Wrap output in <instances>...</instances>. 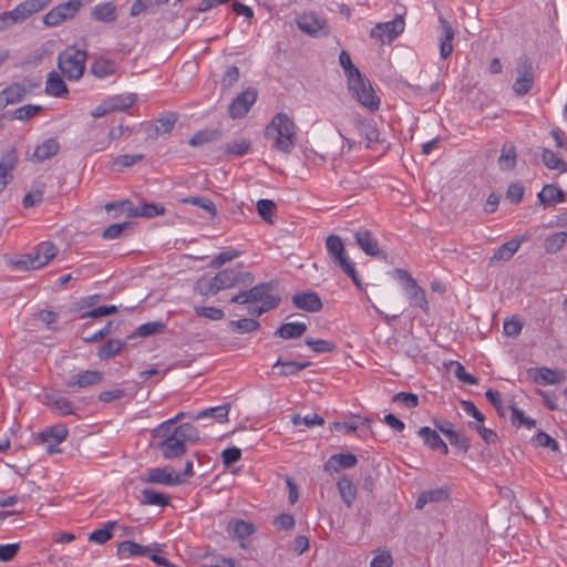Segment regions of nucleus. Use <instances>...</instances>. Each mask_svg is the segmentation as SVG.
Listing matches in <instances>:
<instances>
[{"mask_svg":"<svg viewBox=\"0 0 567 567\" xmlns=\"http://www.w3.org/2000/svg\"><path fill=\"white\" fill-rule=\"evenodd\" d=\"M276 302V307L280 303V297L275 295V285L272 282H262L254 286L248 290L240 291L231 298V302L238 305L264 303L266 301Z\"/></svg>","mask_w":567,"mask_h":567,"instance_id":"obj_9","label":"nucleus"},{"mask_svg":"<svg viewBox=\"0 0 567 567\" xmlns=\"http://www.w3.org/2000/svg\"><path fill=\"white\" fill-rule=\"evenodd\" d=\"M441 38H440V55L442 59L449 58L453 52L452 41L454 39V30L450 22L440 17Z\"/></svg>","mask_w":567,"mask_h":567,"instance_id":"obj_25","label":"nucleus"},{"mask_svg":"<svg viewBox=\"0 0 567 567\" xmlns=\"http://www.w3.org/2000/svg\"><path fill=\"white\" fill-rule=\"evenodd\" d=\"M92 73L102 79L115 72V64L109 60H96L91 68Z\"/></svg>","mask_w":567,"mask_h":567,"instance_id":"obj_53","label":"nucleus"},{"mask_svg":"<svg viewBox=\"0 0 567 567\" xmlns=\"http://www.w3.org/2000/svg\"><path fill=\"white\" fill-rule=\"evenodd\" d=\"M348 89L352 96L370 112L380 107V99L375 94L370 81L362 74L348 82Z\"/></svg>","mask_w":567,"mask_h":567,"instance_id":"obj_8","label":"nucleus"},{"mask_svg":"<svg viewBox=\"0 0 567 567\" xmlns=\"http://www.w3.org/2000/svg\"><path fill=\"white\" fill-rule=\"evenodd\" d=\"M142 503L145 504V505H154V506H159V507H164V506H167L169 504V498L153 489V488H144L142 491Z\"/></svg>","mask_w":567,"mask_h":567,"instance_id":"obj_46","label":"nucleus"},{"mask_svg":"<svg viewBox=\"0 0 567 567\" xmlns=\"http://www.w3.org/2000/svg\"><path fill=\"white\" fill-rule=\"evenodd\" d=\"M173 421H165L153 430L152 436L157 440L156 447L166 460L183 456L186 453V442L199 440L198 430L190 423H183L169 430Z\"/></svg>","mask_w":567,"mask_h":567,"instance_id":"obj_1","label":"nucleus"},{"mask_svg":"<svg viewBox=\"0 0 567 567\" xmlns=\"http://www.w3.org/2000/svg\"><path fill=\"white\" fill-rule=\"evenodd\" d=\"M326 248L332 261L351 278L353 284L362 289V282L355 269L354 262L346 251L344 244L338 235H330L326 239Z\"/></svg>","mask_w":567,"mask_h":567,"instance_id":"obj_4","label":"nucleus"},{"mask_svg":"<svg viewBox=\"0 0 567 567\" xmlns=\"http://www.w3.org/2000/svg\"><path fill=\"white\" fill-rule=\"evenodd\" d=\"M542 159L545 166L549 169H555L560 173L567 172V164L554 151L544 148Z\"/></svg>","mask_w":567,"mask_h":567,"instance_id":"obj_43","label":"nucleus"},{"mask_svg":"<svg viewBox=\"0 0 567 567\" xmlns=\"http://www.w3.org/2000/svg\"><path fill=\"white\" fill-rule=\"evenodd\" d=\"M41 82L33 79H23L19 82H13L0 91V112L8 105H13L22 102L27 95L31 94L34 90L40 87Z\"/></svg>","mask_w":567,"mask_h":567,"instance_id":"obj_7","label":"nucleus"},{"mask_svg":"<svg viewBox=\"0 0 567 567\" xmlns=\"http://www.w3.org/2000/svg\"><path fill=\"white\" fill-rule=\"evenodd\" d=\"M306 330L307 326L303 322H287L281 324L275 334L282 339H295L301 337Z\"/></svg>","mask_w":567,"mask_h":567,"instance_id":"obj_39","label":"nucleus"},{"mask_svg":"<svg viewBox=\"0 0 567 567\" xmlns=\"http://www.w3.org/2000/svg\"><path fill=\"white\" fill-rule=\"evenodd\" d=\"M417 434L429 449L440 451L443 455L449 454L446 443L441 439L440 434L430 426H422Z\"/></svg>","mask_w":567,"mask_h":567,"instance_id":"obj_22","label":"nucleus"},{"mask_svg":"<svg viewBox=\"0 0 567 567\" xmlns=\"http://www.w3.org/2000/svg\"><path fill=\"white\" fill-rule=\"evenodd\" d=\"M449 487H437L422 492L415 503L416 509H422L427 503H440L446 501L450 497Z\"/></svg>","mask_w":567,"mask_h":567,"instance_id":"obj_28","label":"nucleus"},{"mask_svg":"<svg viewBox=\"0 0 567 567\" xmlns=\"http://www.w3.org/2000/svg\"><path fill=\"white\" fill-rule=\"evenodd\" d=\"M509 410L512 412L511 415V422L516 427H526V429H533L536 426V421L529 416H526L525 413L519 410L518 408L512 405L509 406Z\"/></svg>","mask_w":567,"mask_h":567,"instance_id":"obj_50","label":"nucleus"},{"mask_svg":"<svg viewBox=\"0 0 567 567\" xmlns=\"http://www.w3.org/2000/svg\"><path fill=\"white\" fill-rule=\"evenodd\" d=\"M103 381V372L99 370H83L65 380L64 385L74 392L76 389H86L100 384Z\"/></svg>","mask_w":567,"mask_h":567,"instance_id":"obj_17","label":"nucleus"},{"mask_svg":"<svg viewBox=\"0 0 567 567\" xmlns=\"http://www.w3.org/2000/svg\"><path fill=\"white\" fill-rule=\"evenodd\" d=\"M485 396L488 400V402L495 408L499 416H505L506 409L502 401V395L498 391L488 389L485 392Z\"/></svg>","mask_w":567,"mask_h":567,"instance_id":"obj_64","label":"nucleus"},{"mask_svg":"<svg viewBox=\"0 0 567 567\" xmlns=\"http://www.w3.org/2000/svg\"><path fill=\"white\" fill-rule=\"evenodd\" d=\"M230 329L238 333H249L260 328L259 322L255 318H243L229 322Z\"/></svg>","mask_w":567,"mask_h":567,"instance_id":"obj_48","label":"nucleus"},{"mask_svg":"<svg viewBox=\"0 0 567 567\" xmlns=\"http://www.w3.org/2000/svg\"><path fill=\"white\" fill-rule=\"evenodd\" d=\"M141 480L145 483H156L165 486H176L185 482L182 474H176L161 467L150 468L142 475Z\"/></svg>","mask_w":567,"mask_h":567,"instance_id":"obj_18","label":"nucleus"},{"mask_svg":"<svg viewBox=\"0 0 567 567\" xmlns=\"http://www.w3.org/2000/svg\"><path fill=\"white\" fill-rule=\"evenodd\" d=\"M252 281L251 272H240L234 268H228L212 278L198 280L197 286L203 295H216L218 291L233 288L238 284H251Z\"/></svg>","mask_w":567,"mask_h":567,"instance_id":"obj_3","label":"nucleus"},{"mask_svg":"<svg viewBox=\"0 0 567 567\" xmlns=\"http://www.w3.org/2000/svg\"><path fill=\"white\" fill-rule=\"evenodd\" d=\"M292 303L296 308L308 312H318L323 307L319 295L313 291H305L293 295Z\"/></svg>","mask_w":567,"mask_h":567,"instance_id":"obj_20","label":"nucleus"},{"mask_svg":"<svg viewBox=\"0 0 567 567\" xmlns=\"http://www.w3.org/2000/svg\"><path fill=\"white\" fill-rule=\"evenodd\" d=\"M265 136L272 141L274 148L290 154L296 145L297 127L286 113H278L266 126Z\"/></svg>","mask_w":567,"mask_h":567,"instance_id":"obj_2","label":"nucleus"},{"mask_svg":"<svg viewBox=\"0 0 567 567\" xmlns=\"http://www.w3.org/2000/svg\"><path fill=\"white\" fill-rule=\"evenodd\" d=\"M52 0H24L13 10L0 14V30L23 22L32 14L43 10Z\"/></svg>","mask_w":567,"mask_h":567,"instance_id":"obj_5","label":"nucleus"},{"mask_svg":"<svg viewBox=\"0 0 567 567\" xmlns=\"http://www.w3.org/2000/svg\"><path fill=\"white\" fill-rule=\"evenodd\" d=\"M354 239L358 246L371 257H377L382 254L379 248V243L373 234L368 229H359L354 234Z\"/></svg>","mask_w":567,"mask_h":567,"instance_id":"obj_21","label":"nucleus"},{"mask_svg":"<svg viewBox=\"0 0 567 567\" xmlns=\"http://www.w3.org/2000/svg\"><path fill=\"white\" fill-rule=\"evenodd\" d=\"M256 208H257V212L259 214V216L267 220V221H271V216L272 214L275 213L276 210V205L272 200L270 199H259L256 204Z\"/></svg>","mask_w":567,"mask_h":567,"instance_id":"obj_61","label":"nucleus"},{"mask_svg":"<svg viewBox=\"0 0 567 567\" xmlns=\"http://www.w3.org/2000/svg\"><path fill=\"white\" fill-rule=\"evenodd\" d=\"M165 328H166V326L162 321H150V322L141 324L136 329L134 336H138V337L155 336V334L164 332Z\"/></svg>","mask_w":567,"mask_h":567,"instance_id":"obj_51","label":"nucleus"},{"mask_svg":"<svg viewBox=\"0 0 567 567\" xmlns=\"http://www.w3.org/2000/svg\"><path fill=\"white\" fill-rule=\"evenodd\" d=\"M250 145V142L245 138L234 141L225 146V153L235 156H244L249 151Z\"/></svg>","mask_w":567,"mask_h":567,"instance_id":"obj_58","label":"nucleus"},{"mask_svg":"<svg viewBox=\"0 0 567 567\" xmlns=\"http://www.w3.org/2000/svg\"><path fill=\"white\" fill-rule=\"evenodd\" d=\"M47 405L56 411L60 415L66 416L74 414V406L70 399L56 394H48L45 396Z\"/></svg>","mask_w":567,"mask_h":567,"instance_id":"obj_31","label":"nucleus"},{"mask_svg":"<svg viewBox=\"0 0 567 567\" xmlns=\"http://www.w3.org/2000/svg\"><path fill=\"white\" fill-rule=\"evenodd\" d=\"M186 204H192L194 206L200 207L206 210L212 217L216 216V206L213 200L206 197L197 196V197H187L182 200Z\"/></svg>","mask_w":567,"mask_h":567,"instance_id":"obj_57","label":"nucleus"},{"mask_svg":"<svg viewBox=\"0 0 567 567\" xmlns=\"http://www.w3.org/2000/svg\"><path fill=\"white\" fill-rule=\"evenodd\" d=\"M116 554L120 559L145 557L150 554V549L148 545L144 546L132 540H123L118 544Z\"/></svg>","mask_w":567,"mask_h":567,"instance_id":"obj_27","label":"nucleus"},{"mask_svg":"<svg viewBox=\"0 0 567 567\" xmlns=\"http://www.w3.org/2000/svg\"><path fill=\"white\" fill-rule=\"evenodd\" d=\"M339 63L344 71L348 82L361 75V72L353 65L351 56L347 51H341L339 55Z\"/></svg>","mask_w":567,"mask_h":567,"instance_id":"obj_52","label":"nucleus"},{"mask_svg":"<svg viewBox=\"0 0 567 567\" xmlns=\"http://www.w3.org/2000/svg\"><path fill=\"white\" fill-rule=\"evenodd\" d=\"M517 78L513 84V90L518 96L526 95L534 82L533 66L528 59H520L516 68Z\"/></svg>","mask_w":567,"mask_h":567,"instance_id":"obj_16","label":"nucleus"},{"mask_svg":"<svg viewBox=\"0 0 567 567\" xmlns=\"http://www.w3.org/2000/svg\"><path fill=\"white\" fill-rule=\"evenodd\" d=\"M68 427L63 424H56L50 426L40 434V439L43 443H48V452L53 453V444L62 443L68 436Z\"/></svg>","mask_w":567,"mask_h":567,"instance_id":"obj_24","label":"nucleus"},{"mask_svg":"<svg viewBox=\"0 0 567 567\" xmlns=\"http://www.w3.org/2000/svg\"><path fill=\"white\" fill-rule=\"evenodd\" d=\"M135 101L136 99L133 94L115 95L109 100L111 109H113L114 112L126 111L135 103Z\"/></svg>","mask_w":567,"mask_h":567,"instance_id":"obj_56","label":"nucleus"},{"mask_svg":"<svg viewBox=\"0 0 567 567\" xmlns=\"http://www.w3.org/2000/svg\"><path fill=\"white\" fill-rule=\"evenodd\" d=\"M537 198L543 205L546 206L563 203L565 200V193L556 185L547 184L538 193Z\"/></svg>","mask_w":567,"mask_h":567,"instance_id":"obj_33","label":"nucleus"},{"mask_svg":"<svg viewBox=\"0 0 567 567\" xmlns=\"http://www.w3.org/2000/svg\"><path fill=\"white\" fill-rule=\"evenodd\" d=\"M306 344L317 353H328L336 350V344L323 339H307Z\"/></svg>","mask_w":567,"mask_h":567,"instance_id":"obj_60","label":"nucleus"},{"mask_svg":"<svg viewBox=\"0 0 567 567\" xmlns=\"http://www.w3.org/2000/svg\"><path fill=\"white\" fill-rule=\"evenodd\" d=\"M468 426L471 429L475 430L481 435L482 440L486 444H494L496 442L497 434L493 430L483 426L478 422L477 423L470 422Z\"/></svg>","mask_w":567,"mask_h":567,"instance_id":"obj_63","label":"nucleus"},{"mask_svg":"<svg viewBox=\"0 0 567 567\" xmlns=\"http://www.w3.org/2000/svg\"><path fill=\"white\" fill-rule=\"evenodd\" d=\"M58 254V248L49 241L39 244L33 254L24 255L16 262L19 269H40L48 265Z\"/></svg>","mask_w":567,"mask_h":567,"instance_id":"obj_10","label":"nucleus"},{"mask_svg":"<svg viewBox=\"0 0 567 567\" xmlns=\"http://www.w3.org/2000/svg\"><path fill=\"white\" fill-rule=\"evenodd\" d=\"M227 533L237 539H245L255 533V526L252 523L244 519H231L227 525Z\"/></svg>","mask_w":567,"mask_h":567,"instance_id":"obj_30","label":"nucleus"},{"mask_svg":"<svg viewBox=\"0 0 567 567\" xmlns=\"http://www.w3.org/2000/svg\"><path fill=\"white\" fill-rule=\"evenodd\" d=\"M60 144L56 138H48L42 144L38 145L32 154L34 162H44L58 154Z\"/></svg>","mask_w":567,"mask_h":567,"instance_id":"obj_29","label":"nucleus"},{"mask_svg":"<svg viewBox=\"0 0 567 567\" xmlns=\"http://www.w3.org/2000/svg\"><path fill=\"white\" fill-rule=\"evenodd\" d=\"M297 27L306 34L319 38L329 34L326 19L313 12H306L296 18Z\"/></svg>","mask_w":567,"mask_h":567,"instance_id":"obj_13","label":"nucleus"},{"mask_svg":"<svg viewBox=\"0 0 567 567\" xmlns=\"http://www.w3.org/2000/svg\"><path fill=\"white\" fill-rule=\"evenodd\" d=\"M116 525L115 520H110L100 529H95L89 535V540L99 545H104L113 537V529Z\"/></svg>","mask_w":567,"mask_h":567,"instance_id":"obj_44","label":"nucleus"},{"mask_svg":"<svg viewBox=\"0 0 567 567\" xmlns=\"http://www.w3.org/2000/svg\"><path fill=\"white\" fill-rule=\"evenodd\" d=\"M195 312L198 317H203L209 320L218 321L224 318V311L215 307H196Z\"/></svg>","mask_w":567,"mask_h":567,"instance_id":"obj_62","label":"nucleus"},{"mask_svg":"<svg viewBox=\"0 0 567 567\" xmlns=\"http://www.w3.org/2000/svg\"><path fill=\"white\" fill-rule=\"evenodd\" d=\"M309 365H310L309 361L297 362V361H282L281 359H279L272 365V368L280 369L278 373L280 375L288 377L291 374H297L298 372L308 368Z\"/></svg>","mask_w":567,"mask_h":567,"instance_id":"obj_41","label":"nucleus"},{"mask_svg":"<svg viewBox=\"0 0 567 567\" xmlns=\"http://www.w3.org/2000/svg\"><path fill=\"white\" fill-rule=\"evenodd\" d=\"M404 31V20L396 17L391 21L378 23L370 31V37L381 42H391Z\"/></svg>","mask_w":567,"mask_h":567,"instance_id":"obj_15","label":"nucleus"},{"mask_svg":"<svg viewBox=\"0 0 567 567\" xmlns=\"http://www.w3.org/2000/svg\"><path fill=\"white\" fill-rule=\"evenodd\" d=\"M533 379L536 383L542 385L559 384L565 380V373L560 370H553L546 367L536 368L532 370Z\"/></svg>","mask_w":567,"mask_h":567,"instance_id":"obj_23","label":"nucleus"},{"mask_svg":"<svg viewBox=\"0 0 567 567\" xmlns=\"http://www.w3.org/2000/svg\"><path fill=\"white\" fill-rule=\"evenodd\" d=\"M148 549H150V554L145 555V557H148L156 565L163 566V567H175V565H173L164 556H162L163 545H161L158 543H153V544L148 545Z\"/></svg>","mask_w":567,"mask_h":567,"instance_id":"obj_54","label":"nucleus"},{"mask_svg":"<svg viewBox=\"0 0 567 567\" xmlns=\"http://www.w3.org/2000/svg\"><path fill=\"white\" fill-rule=\"evenodd\" d=\"M164 213V206L155 203H145L138 207H134L128 210L130 216L145 218H153L155 216L163 215Z\"/></svg>","mask_w":567,"mask_h":567,"instance_id":"obj_38","label":"nucleus"},{"mask_svg":"<svg viewBox=\"0 0 567 567\" xmlns=\"http://www.w3.org/2000/svg\"><path fill=\"white\" fill-rule=\"evenodd\" d=\"M92 17L96 21L112 23L116 20V6L113 2L96 4L92 10Z\"/></svg>","mask_w":567,"mask_h":567,"instance_id":"obj_34","label":"nucleus"},{"mask_svg":"<svg viewBox=\"0 0 567 567\" xmlns=\"http://www.w3.org/2000/svg\"><path fill=\"white\" fill-rule=\"evenodd\" d=\"M567 234L565 231H557L549 235L544 241V248L548 254H555L559 251L565 245Z\"/></svg>","mask_w":567,"mask_h":567,"instance_id":"obj_47","label":"nucleus"},{"mask_svg":"<svg viewBox=\"0 0 567 567\" xmlns=\"http://www.w3.org/2000/svg\"><path fill=\"white\" fill-rule=\"evenodd\" d=\"M447 439L451 445L462 450L463 452H467L471 447L470 439L462 432L455 430L447 432Z\"/></svg>","mask_w":567,"mask_h":567,"instance_id":"obj_59","label":"nucleus"},{"mask_svg":"<svg viewBox=\"0 0 567 567\" xmlns=\"http://www.w3.org/2000/svg\"><path fill=\"white\" fill-rule=\"evenodd\" d=\"M125 341L120 339H111L102 347H100L97 351V357L101 360H109L115 354L120 353V351L125 347Z\"/></svg>","mask_w":567,"mask_h":567,"instance_id":"obj_45","label":"nucleus"},{"mask_svg":"<svg viewBox=\"0 0 567 567\" xmlns=\"http://www.w3.org/2000/svg\"><path fill=\"white\" fill-rule=\"evenodd\" d=\"M516 165V150L514 144L505 143L498 157V166L502 171H511Z\"/></svg>","mask_w":567,"mask_h":567,"instance_id":"obj_40","label":"nucleus"},{"mask_svg":"<svg viewBox=\"0 0 567 567\" xmlns=\"http://www.w3.org/2000/svg\"><path fill=\"white\" fill-rule=\"evenodd\" d=\"M358 458L354 454L351 453H339L333 454L329 457V460L323 465L324 471H334L339 472L344 468H352L357 465Z\"/></svg>","mask_w":567,"mask_h":567,"instance_id":"obj_26","label":"nucleus"},{"mask_svg":"<svg viewBox=\"0 0 567 567\" xmlns=\"http://www.w3.org/2000/svg\"><path fill=\"white\" fill-rule=\"evenodd\" d=\"M525 238L517 239L513 238L507 243L503 244L498 249L494 252L492 260H509L515 252L519 249L522 243Z\"/></svg>","mask_w":567,"mask_h":567,"instance_id":"obj_37","label":"nucleus"},{"mask_svg":"<svg viewBox=\"0 0 567 567\" xmlns=\"http://www.w3.org/2000/svg\"><path fill=\"white\" fill-rule=\"evenodd\" d=\"M220 138V132L218 130H203L193 135L189 140V145L200 146Z\"/></svg>","mask_w":567,"mask_h":567,"instance_id":"obj_49","label":"nucleus"},{"mask_svg":"<svg viewBox=\"0 0 567 567\" xmlns=\"http://www.w3.org/2000/svg\"><path fill=\"white\" fill-rule=\"evenodd\" d=\"M396 278L403 282V289L408 295L410 305L427 311L425 291L417 285L414 278L404 269H395Z\"/></svg>","mask_w":567,"mask_h":567,"instance_id":"obj_11","label":"nucleus"},{"mask_svg":"<svg viewBox=\"0 0 567 567\" xmlns=\"http://www.w3.org/2000/svg\"><path fill=\"white\" fill-rule=\"evenodd\" d=\"M257 90L248 87L233 99L228 106V115L233 120L243 118L257 101Z\"/></svg>","mask_w":567,"mask_h":567,"instance_id":"obj_14","label":"nucleus"},{"mask_svg":"<svg viewBox=\"0 0 567 567\" xmlns=\"http://www.w3.org/2000/svg\"><path fill=\"white\" fill-rule=\"evenodd\" d=\"M86 52L75 48H66L59 54L58 65L70 81L79 80L85 70Z\"/></svg>","mask_w":567,"mask_h":567,"instance_id":"obj_6","label":"nucleus"},{"mask_svg":"<svg viewBox=\"0 0 567 567\" xmlns=\"http://www.w3.org/2000/svg\"><path fill=\"white\" fill-rule=\"evenodd\" d=\"M45 93L50 96L62 97L68 93L63 79L55 71H51L45 82Z\"/></svg>","mask_w":567,"mask_h":567,"instance_id":"obj_32","label":"nucleus"},{"mask_svg":"<svg viewBox=\"0 0 567 567\" xmlns=\"http://www.w3.org/2000/svg\"><path fill=\"white\" fill-rule=\"evenodd\" d=\"M80 9L81 7L78 0H69L68 2L60 3L43 16V23L47 27H56L74 18Z\"/></svg>","mask_w":567,"mask_h":567,"instance_id":"obj_12","label":"nucleus"},{"mask_svg":"<svg viewBox=\"0 0 567 567\" xmlns=\"http://www.w3.org/2000/svg\"><path fill=\"white\" fill-rule=\"evenodd\" d=\"M19 162V155L14 147L8 148L0 157V194L13 178V171Z\"/></svg>","mask_w":567,"mask_h":567,"instance_id":"obj_19","label":"nucleus"},{"mask_svg":"<svg viewBox=\"0 0 567 567\" xmlns=\"http://www.w3.org/2000/svg\"><path fill=\"white\" fill-rule=\"evenodd\" d=\"M228 413H229V406L227 404H225V405H218V406H213V408L202 410L194 416V419L200 420V419H205V417H212V419L216 420L217 422L223 423V422L227 421Z\"/></svg>","mask_w":567,"mask_h":567,"instance_id":"obj_42","label":"nucleus"},{"mask_svg":"<svg viewBox=\"0 0 567 567\" xmlns=\"http://www.w3.org/2000/svg\"><path fill=\"white\" fill-rule=\"evenodd\" d=\"M338 491L347 507H351L357 497V487L346 475L341 476L337 483Z\"/></svg>","mask_w":567,"mask_h":567,"instance_id":"obj_35","label":"nucleus"},{"mask_svg":"<svg viewBox=\"0 0 567 567\" xmlns=\"http://www.w3.org/2000/svg\"><path fill=\"white\" fill-rule=\"evenodd\" d=\"M42 109L41 105H23L13 111L12 118L25 122L34 117Z\"/></svg>","mask_w":567,"mask_h":567,"instance_id":"obj_55","label":"nucleus"},{"mask_svg":"<svg viewBox=\"0 0 567 567\" xmlns=\"http://www.w3.org/2000/svg\"><path fill=\"white\" fill-rule=\"evenodd\" d=\"M45 188L47 185L44 182L35 181L32 184L31 190L24 195L22 199V206L24 208H31L39 205L43 200Z\"/></svg>","mask_w":567,"mask_h":567,"instance_id":"obj_36","label":"nucleus"}]
</instances>
